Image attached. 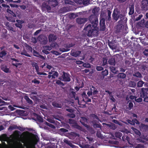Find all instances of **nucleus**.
<instances>
[{"label":"nucleus","mask_w":148,"mask_h":148,"mask_svg":"<svg viewBox=\"0 0 148 148\" xmlns=\"http://www.w3.org/2000/svg\"><path fill=\"white\" fill-rule=\"evenodd\" d=\"M111 12L109 10H108V15L106 17V19L108 21H110L111 20Z\"/></svg>","instance_id":"c756f323"},{"label":"nucleus","mask_w":148,"mask_h":148,"mask_svg":"<svg viewBox=\"0 0 148 148\" xmlns=\"http://www.w3.org/2000/svg\"><path fill=\"white\" fill-rule=\"evenodd\" d=\"M133 103L131 102H129L128 105V109H129V110H130L133 107Z\"/></svg>","instance_id":"052dcab7"},{"label":"nucleus","mask_w":148,"mask_h":148,"mask_svg":"<svg viewBox=\"0 0 148 148\" xmlns=\"http://www.w3.org/2000/svg\"><path fill=\"white\" fill-rule=\"evenodd\" d=\"M144 145L141 144H138L135 147V148H144Z\"/></svg>","instance_id":"6e6d98bb"},{"label":"nucleus","mask_w":148,"mask_h":148,"mask_svg":"<svg viewBox=\"0 0 148 148\" xmlns=\"http://www.w3.org/2000/svg\"><path fill=\"white\" fill-rule=\"evenodd\" d=\"M16 129H18L22 132H23L25 130V128L20 127V126H17Z\"/></svg>","instance_id":"e2e57ef3"},{"label":"nucleus","mask_w":148,"mask_h":148,"mask_svg":"<svg viewBox=\"0 0 148 148\" xmlns=\"http://www.w3.org/2000/svg\"><path fill=\"white\" fill-rule=\"evenodd\" d=\"M24 99L26 100L27 102L30 104L32 105L33 103V101L30 99L29 97L27 96H25L24 97Z\"/></svg>","instance_id":"aec40b11"},{"label":"nucleus","mask_w":148,"mask_h":148,"mask_svg":"<svg viewBox=\"0 0 148 148\" xmlns=\"http://www.w3.org/2000/svg\"><path fill=\"white\" fill-rule=\"evenodd\" d=\"M15 25L17 27H18L20 29H21V28L22 27V25L21 24L18 23H16L15 24Z\"/></svg>","instance_id":"0e129e2a"},{"label":"nucleus","mask_w":148,"mask_h":148,"mask_svg":"<svg viewBox=\"0 0 148 148\" xmlns=\"http://www.w3.org/2000/svg\"><path fill=\"white\" fill-rule=\"evenodd\" d=\"M14 12L11 11V10H6L7 12H10L13 14L14 16H17L19 18H21L22 17V14L21 12V10H14Z\"/></svg>","instance_id":"20e7f679"},{"label":"nucleus","mask_w":148,"mask_h":148,"mask_svg":"<svg viewBox=\"0 0 148 148\" xmlns=\"http://www.w3.org/2000/svg\"><path fill=\"white\" fill-rule=\"evenodd\" d=\"M80 122L81 124L84 126L87 127L88 125L86 123L87 122V120L85 117H81V119L80 120Z\"/></svg>","instance_id":"f3484780"},{"label":"nucleus","mask_w":148,"mask_h":148,"mask_svg":"<svg viewBox=\"0 0 148 148\" xmlns=\"http://www.w3.org/2000/svg\"><path fill=\"white\" fill-rule=\"evenodd\" d=\"M122 135V133L120 132H116L115 134L116 137L118 138H120Z\"/></svg>","instance_id":"72a5a7b5"},{"label":"nucleus","mask_w":148,"mask_h":148,"mask_svg":"<svg viewBox=\"0 0 148 148\" xmlns=\"http://www.w3.org/2000/svg\"><path fill=\"white\" fill-rule=\"evenodd\" d=\"M56 83L59 85H61L62 86L64 85L63 83L60 80H57L56 82Z\"/></svg>","instance_id":"bf43d9fd"},{"label":"nucleus","mask_w":148,"mask_h":148,"mask_svg":"<svg viewBox=\"0 0 148 148\" xmlns=\"http://www.w3.org/2000/svg\"><path fill=\"white\" fill-rule=\"evenodd\" d=\"M140 130L143 131H145L148 130V126L143 123H141L139 125Z\"/></svg>","instance_id":"2eb2a0df"},{"label":"nucleus","mask_w":148,"mask_h":148,"mask_svg":"<svg viewBox=\"0 0 148 148\" xmlns=\"http://www.w3.org/2000/svg\"><path fill=\"white\" fill-rule=\"evenodd\" d=\"M64 142L65 143L68 144L70 147L72 148H75V147H76L73 144H72V143H71L70 141H69L66 139H64Z\"/></svg>","instance_id":"a211bd4d"},{"label":"nucleus","mask_w":148,"mask_h":148,"mask_svg":"<svg viewBox=\"0 0 148 148\" xmlns=\"http://www.w3.org/2000/svg\"><path fill=\"white\" fill-rule=\"evenodd\" d=\"M96 69L98 71H100L103 70V68L101 66H97Z\"/></svg>","instance_id":"3c124183"},{"label":"nucleus","mask_w":148,"mask_h":148,"mask_svg":"<svg viewBox=\"0 0 148 148\" xmlns=\"http://www.w3.org/2000/svg\"><path fill=\"white\" fill-rule=\"evenodd\" d=\"M49 3L51 6V8H53L58 5V2L56 0H49Z\"/></svg>","instance_id":"9d476101"},{"label":"nucleus","mask_w":148,"mask_h":148,"mask_svg":"<svg viewBox=\"0 0 148 148\" xmlns=\"http://www.w3.org/2000/svg\"><path fill=\"white\" fill-rule=\"evenodd\" d=\"M143 53L146 56H148V49H145L143 52Z\"/></svg>","instance_id":"774afa93"},{"label":"nucleus","mask_w":148,"mask_h":148,"mask_svg":"<svg viewBox=\"0 0 148 148\" xmlns=\"http://www.w3.org/2000/svg\"><path fill=\"white\" fill-rule=\"evenodd\" d=\"M52 105L53 106L57 108H61L62 107V106L61 104L55 102H53L52 103Z\"/></svg>","instance_id":"bb28decb"},{"label":"nucleus","mask_w":148,"mask_h":148,"mask_svg":"<svg viewBox=\"0 0 148 148\" xmlns=\"http://www.w3.org/2000/svg\"><path fill=\"white\" fill-rule=\"evenodd\" d=\"M59 131L60 133H64L68 132V130L65 128H61L59 129Z\"/></svg>","instance_id":"7c9ffc66"},{"label":"nucleus","mask_w":148,"mask_h":148,"mask_svg":"<svg viewBox=\"0 0 148 148\" xmlns=\"http://www.w3.org/2000/svg\"><path fill=\"white\" fill-rule=\"evenodd\" d=\"M108 62L110 65L114 66L116 64L115 59L113 58H111L108 60Z\"/></svg>","instance_id":"6ab92c4d"},{"label":"nucleus","mask_w":148,"mask_h":148,"mask_svg":"<svg viewBox=\"0 0 148 148\" xmlns=\"http://www.w3.org/2000/svg\"><path fill=\"white\" fill-rule=\"evenodd\" d=\"M140 94V97H144L148 96V92L145 90V88H141Z\"/></svg>","instance_id":"f8f14e48"},{"label":"nucleus","mask_w":148,"mask_h":148,"mask_svg":"<svg viewBox=\"0 0 148 148\" xmlns=\"http://www.w3.org/2000/svg\"><path fill=\"white\" fill-rule=\"evenodd\" d=\"M83 66L86 68H90L91 67L90 64L88 63H84L83 64Z\"/></svg>","instance_id":"f704fd0d"},{"label":"nucleus","mask_w":148,"mask_h":148,"mask_svg":"<svg viewBox=\"0 0 148 148\" xmlns=\"http://www.w3.org/2000/svg\"><path fill=\"white\" fill-rule=\"evenodd\" d=\"M58 73L57 71H55L54 73H53L52 76V79H55L56 77H58Z\"/></svg>","instance_id":"c03bdc74"},{"label":"nucleus","mask_w":148,"mask_h":148,"mask_svg":"<svg viewBox=\"0 0 148 148\" xmlns=\"http://www.w3.org/2000/svg\"><path fill=\"white\" fill-rule=\"evenodd\" d=\"M7 54V52L5 51H3L0 53V57L2 58Z\"/></svg>","instance_id":"cd10ccee"},{"label":"nucleus","mask_w":148,"mask_h":148,"mask_svg":"<svg viewBox=\"0 0 148 148\" xmlns=\"http://www.w3.org/2000/svg\"><path fill=\"white\" fill-rule=\"evenodd\" d=\"M130 86L131 87L134 88L136 86V83L134 81H131L129 84Z\"/></svg>","instance_id":"e433bc0d"},{"label":"nucleus","mask_w":148,"mask_h":148,"mask_svg":"<svg viewBox=\"0 0 148 148\" xmlns=\"http://www.w3.org/2000/svg\"><path fill=\"white\" fill-rule=\"evenodd\" d=\"M100 31H104L105 30V25H100Z\"/></svg>","instance_id":"37998d69"},{"label":"nucleus","mask_w":148,"mask_h":148,"mask_svg":"<svg viewBox=\"0 0 148 148\" xmlns=\"http://www.w3.org/2000/svg\"><path fill=\"white\" fill-rule=\"evenodd\" d=\"M144 83V82L142 81H140L137 83V86L138 87H141L143 86Z\"/></svg>","instance_id":"c9c22d12"},{"label":"nucleus","mask_w":148,"mask_h":148,"mask_svg":"<svg viewBox=\"0 0 148 148\" xmlns=\"http://www.w3.org/2000/svg\"><path fill=\"white\" fill-rule=\"evenodd\" d=\"M96 136L97 137L100 138H102L103 136L100 132L98 131H97V132Z\"/></svg>","instance_id":"79ce46f5"},{"label":"nucleus","mask_w":148,"mask_h":148,"mask_svg":"<svg viewBox=\"0 0 148 148\" xmlns=\"http://www.w3.org/2000/svg\"><path fill=\"white\" fill-rule=\"evenodd\" d=\"M134 76L136 77H142V75L139 72H137L135 73L133 75Z\"/></svg>","instance_id":"ea45409f"},{"label":"nucleus","mask_w":148,"mask_h":148,"mask_svg":"<svg viewBox=\"0 0 148 148\" xmlns=\"http://www.w3.org/2000/svg\"><path fill=\"white\" fill-rule=\"evenodd\" d=\"M32 83L36 84H39L40 83V81L37 80L36 79H34L33 80H32Z\"/></svg>","instance_id":"864d4df0"},{"label":"nucleus","mask_w":148,"mask_h":148,"mask_svg":"<svg viewBox=\"0 0 148 148\" xmlns=\"http://www.w3.org/2000/svg\"><path fill=\"white\" fill-rule=\"evenodd\" d=\"M90 24L85 25L84 30L88 32L87 36L90 37L93 36H97L98 35V20L97 16L95 15H91L89 17Z\"/></svg>","instance_id":"f257e3e1"},{"label":"nucleus","mask_w":148,"mask_h":148,"mask_svg":"<svg viewBox=\"0 0 148 148\" xmlns=\"http://www.w3.org/2000/svg\"><path fill=\"white\" fill-rule=\"evenodd\" d=\"M20 132L18 130H15L14 132V135L16 137H18L20 136Z\"/></svg>","instance_id":"de8ad7c7"},{"label":"nucleus","mask_w":148,"mask_h":148,"mask_svg":"<svg viewBox=\"0 0 148 148\" xmlns=\"http://www.w3.org/2000/svg\"><path fill=\"white\" fill-rule=\"evenodd\" d=\"M32 65L33 67H35L36 72L38 75H47L45 73H42L39 72V67L38 64L37 63L34 62L32 64Z\"/></svg>","instance_id":"423d86ee"},{"label":"nucleus","mask_w":148,"mask_h":148,"mask_svg":"<svg viewBox=\"0 0 148 148\" xmlns=\"http://www.w3.org/2000/svg\"><path fill=\"white\" fill-rule=\"evenodd\" d=\"M77 14H74V13H72L70 14V17L71 18H75L77 17Z\"/></svg>","instance_id":"680f3d73"},{"label":"nucleus","mask_w":148,"mask_h":148,"mask_svg":"<svg viewBox=\"0 0 148 148\" xmlns=\"http://www.w3.org/2000/svg\"><path fill=\"white\" fill-rule=\"evenodd\" d=\"M99 5H101L100 6L101 7V9L106 8V6H107V5L105 2H103L102 3L100 2L99 3Z\"/></svg>","instance_id":"5701e85b"},{"label":"nucleus","mask_w":148,"mask_h":148,"mask_svg":"<svg viewBox=\"0 0 148 148\" xmlns=\"http://www.w3.org/2000/svg\"><path fill=\"white\" fill-rule=\"evenodd\" d=\"M1 70L6 73H10V71H9V68H7L6 66L2 67Z\"/></svg>","instance_id":"393cba45"},{"label":"nucleus","mask_w":148,"mask_h":148,"mask_svg":"<svg viewBox=\"0 0 148 148\" xmlns=\"http://www.w3.org/2000/svg\"><path fill=\"white\" fill-rule=\"evenodd\" d=\"M41 43L42 45H45L47 44L48 41L46 37H43L42 36H39L38 38Z\"/></svg>","instance_id":"6e6552de"},{"label":"nucleus","mask_w":148,"mask_h":148,"mask_svg":"<svg viewBox=\"0 0 148 148\" xmlns=\"http://www.w3.org/2000/svg\"><path fill=\"white\" fill-rule=\"evenodd\" d=\"M67 116L68 117L71 118H73L75 117V114L72 113L68 114Z\"/></svg>","instance_id":"a19ab883"},{"label":"nucleus","mask_w":148,"mask_h":148,"mask_svg":"<svg viewBox=\"0 0 148 148\" xmlns=\"http://www.w3.org/2000/svg\"><path fill=\"white\" fill-rule=\"evenodd\" d=\"M93 127L94 128H101V125L100 124L94 123Z\"/></svg>","instance_id":"49530a36"},{"label":"nucleus","mask_w":148,"mask_h":148,"mask_svg":"<svg viewBox=\"0 0 148 148\" xmlns=\"http://www.w3.org/2000/svg\"><path fill=\"white\" fill-rule=\"evenodd\" d=\"M108 59L106 58H104L103 59V61L102 65L104 66L108 64L107 63Z\"/></svg>","instance_id":"4c0bfd02"},{"label":"nucleus","mask_w":148,"mask_h":148,"mask_svg":"<svg viewBox=\"0 0 148 148\" xmlns=\"http://www.w3.org/2000/svg\"><path fill=\"white\" fill-rule=\"evenodd\" d=\"M10 31H12L13 32H15L16 31L14 29V28L10 26L8 28H7Z\"/></svg>","instance_id":"338daca9"},{"label":"nucleus","mask_w":148,"mask_h":148,"mask_svg":"<svg viewBox=\"0 0 148 148\" xmlns=\"http://www.w3.org/2000/svg\"><path fill=\"white\" fill-rule=\"evenodd\" d=\"M110 71L113 73L116 74L117 73V71L116 70V68L115 67L111 66L109 67Z\"/></svg>","instance_id":"412c9836"},{"label":"nucleus","mask_w":148,"mask_h":148,"mask_svg":"<svg viewBox=\"0 0 148 148\" xmlns=\"http://www.w3.org/2000/svg\"><path fill=\"white\" fill-rule=\"evenodd\" d=\"M49 3L47 2H44L41 6L42 8L43 9H50L51 7L49 5Z\"/></svg>","instance_id":"dca6fc26"},{"label":"nucleus","mask_w":148,"mask_h":148,"mask_svg":"<svg viewBox=\"0 0 148 148\" xmlns=\"http://www.w3.org/2000/svg\"><path fill=\"white\" fill-rule=\"evenodd\" d=\"M135 101L137 102H140L142 101L143 99L141 97H139L137 98V97H136L135 98Z\"/></svg>","instance_id":"603ef678"},{"label":"nucleus","mask_w":148,"mask_h":148,"mask_svg":"<svg viewBox=\"0 0 148 148\" xmlns=\"http://www.w3.org/2000/svg\"><path fill=\"white\" fill-rule=\"evenodd\" d=\"M17 125H12L9 126L8 128L9 130H12L15 129H16Z\"/></svg>","instance_id":"2f4dec72"},{"label":"nucleus","mask_w":148,"mask_h":148,"mask_svg":"<svg viewBox=\"0 0 148 148\" xmlns=\"http://www.w3.org/2000/svg\"><path fill=\"white\" fill-rule=\"evenodd\" d=\"M88 19L86 18H78L76 19L77 22L79 25L84 24L87 21Z\"/></svg>","instance_id":"1a4fd4ad"},{"label":"nucleus","mask_w":148,"mask_h":148,"mask_svg":"<svg viewBox=\"0 0 148 148\" xmlns=\"http://www.w3.org/2000/svg\"><path fill=\"white\" fill-rule=\"evenodd\" d=\"M112 16L114 20L117 21L119 18L120 20L118 21V23H121V21H124V23H126L127 18L121 13L120 10H114L112 14Z\"/></svg>","instance_id":"f03ea898"},{"label":"nucleus","mask_w":148,"mask_h":148,"mask_svg":"<svg viewBox=\"0 0 148 148\" xmlns=\"http://www.w3.org/2000/svg\"><path fill=\"white\" fill-rule=\"evenodd\" d=\"M63 74L62 75V80L64 82H69L71 81L70 75L65 73L64 71L63 72Z\"/></svg>","instance_id":"39448f33"},{"label":"nucleus","mask_w":148,"mask_h":148,"mask_svg":"<svg viewBox=\"0 0 148 148\" xmlns=\"http://www.w3.org/2000/svg\"><path fill=\"white\" fill-rule=\"evenodd\" d=\"M90 0H83V4L84 5H88L89 3Z\"/></svg>","instance_id":"4d7b16f0"},{"label":"nucleus","mask_w":148,"mask_h":148,"mask_svg":"<svg viewBox=\"0 0 148 148\" xmlns=\"http://www.w3.org/2000/svg\"><path fill=\"white\" fill-rule=\"evenodd\" d=\"M142 8L144 9H148V1L143 0L142 1Z\"/></svg>","instance_id":"ddd939ff"},{"label":"nucleus","mask_w":148,"mask_h":148,"mask_svg":"<svg viewBox=\"0 0 148 148\" xmlns=\"http://www.w3.org/2000/svg\"><path fill=\"white\" fill-rule=\"evenodd\" d=\"M45 123H46V124L47 125L49 126V127H50L54 129L56 127L55 126H54L53 125L51 124H50L49 123L46 122Z\"/></svg>","instance_id":"a18cd8bd"},{"label":"nucleus","mask_w":148,"mask_h":148,"mask_svg":"<svg viewBox=\"0 0 148 148\" xmlns=\"http://www.w3.org/2000/svg\"><path fill=\"white\" fill-rule=\"evenodd\" d=\"M124 21H121V23H118L116 26V28L115 33L116 34L118 33L122 32L124 28V25L126 23H124Z\"/></svg>","instance_id":"7ed1b4c3"},{"label":"nucleus","mask_w":148,"mask_h":148,"mask_svg":"<svg viewBox=\"0 0 148 148\" xmlns=\"http://www.w3.org/2000/svg\"><path fill=\"white\" fill-rule=\"evenodd\" d=\"M47 121L50 123H55V121L53 119L51 118H48L47 119Z\"/></svg>","instance_id":"5fc2aeb1"},{"label":"nucleus","mask_w":148,"mask_h":148,"mask_svg":"<svg viewBox=\"0 0 148 148\" xmlns=\"http://www.w3.org/2000/svg\"><path fill=\"white\" fill-rule=\"evenodd\" d=\"M100 25H105V19L104 18L101 17L100 18Z\"/></svg>","instance_id":"c85d7f7f"},{"label":"nucleus","mask_w":148,"mask_h":148,"mask_svg":"<svg viewBox=\"0 0 148 148\" xmlns=\"http://www.w3.org/2000/svg\"><path fill=\"white\" fill-rule=\"evenodd\" d=\"M66 110L70 113H73L74 112V110L73 109L71 108H68L66 109Z\"/></svg>","instance_id":"69168bd1"},{"label":"nucleus","mask_w":148,"mask_h":148,"mask_svg":"<svg viewBox=\"0 0 148 148\" xmlns=\"http://www.w3.org/2000/svg\"><path fill=\"white\" fill-rule=\"evenodd\" d=\"M122 140L123 141H125L127 140L128 143H129V142L130 141V138L127 136H123L122 137Z\"/></svg>","instance_id":"a878e982"},{"label":"nucleus","mask_w":148,"mask_h":148,"mask_svg":"<svg viewBox=\"0 0 148 148\" xmlns=\"http://www.w3.org/2000/svg\"><path fill=\"white\" fill-rule=\"evenodd\" d=\"M90 116L93 118V119L94 120L95 119H96L98 120H99V119L98 118V116L95 114H90Z\"/></svg>","instance_id":"473e14b6"},{"label":"nucleus","mask_w":148,"mask_h":148,"mask_svg":"<svg viewBox=\"0 0 148 148\" xmlns=\"http://www.w3.org/2000/svg\"><path fill=\"white\" fill-rule=\"evenodd\" d=\"M81 53V51H75L73 50L71 51V54L72 56L77 57L79 56Z\"/></svg>","instance_id":"4468645a"},{"label":"nucleus","mask_w":148,"mask_h":148,"mask_svg":"<svg viewBox=\"0 0 148 148\" xmlns=\"http://www.w3.org/2000/svg\"><path fill=\"white\" fill-rule=\"evenodd\" d=\"M119 78L124 79L126 75L123 73H119L117 75Z\"/></svg>","instance_id":"4be33fe9"},{"label":"nucleus","mask_w":148,"mask_h":148,"mask_svg":"<svg viewBox=\"0 0 148 148\" xmlns=\"http://www.w3.org/2000/svg\"><path fill=\"white\" fill-rule=\"evenodd\" d=\"M57 38L56 36L54 34H50L48 36L49 42H52L56 40Z\"/></svg>","instance_id":"9b49d317"},{"label":"nucleus","mask_w":148,"mask_h":148,"mask_svg":"<svg viewBox=\"0 0 148 148\" xmlns=\"http://www.w3.org/2000/svg\"><path fill=\"white\" fill-rule=\"evenodd\" d=\"M69 50L70 49L69 48H62L60 49V50L62 52H66L69 51Z\"/></svg>","instance_id":"09e8293b"},{"label":"nucleus","mask_w":148,"mask_h":148,"mask_svg":"<svg viewBox=\"0 0 148 148\" xmlns=\"http://www.w3.org/2000/svg\"><path fill=\"white\" fill-rule=\"evenodd\" d=\"M125 63L126 66L129 67L131 64V62L129 60H126L125 61Z\"/></svg>","instance_id":"58836bf2"},{"label":"nucleus","mask_w":148,"mask_h":148,"mask_svg":"<svg viewBox=\"0 0 148 148\" xmlns=\"http://www.w3.org/2000/svg\"><path fill=\"white\" fill-rule=\"evenodd\" d=\"M37 120L40 123H42L43 122V120L42 118L39 115L36 114Z\"/></svg>","instance_id":"b1692460"},{"label":"nucleus","mask_w":148,"mask_h":148,"mask_svg":"<svg viewBox=\"0 0 148 148\" xmlns=\"http://www.w3.org/2000/svg\"><path fill=\"white\" fill-rule=\"evenodd\" d=\"M8 12L9 13V14H8V16H6L7 19L11 22H15L16 20L15 17H16L14 16V15H13V14L11 12Z\"/></svg>","instance_id":"0eeeda50"},{"label":"nucleus","mask_w":148,"mask_h":148,"mask_svg":"<svg viewBox=\"0 0 148 148\" xmlns=\"http://www.w3.org/2000/svg\"><path fill=\"white\" fill-rule=\"evenodd\" d=\"M102 75L103 76H106L108 74V71L107 70L105 69L104 71H103L102 72Z\"/></svg>","instance_id":"8fccbe9b"},{"label":"nucleus","mask_w":148,"mask_h":148,"mask_svg":"<svg viewBox=\"0 0 148 148\" xmlns=\"http://www.w3.org/2000/svg\"><path fill=\"white\" fill-rule=\"evenodd\" d=\"M33 54L34 56L38 57L39 55V53L34 50H33Z\"/></svg>","instance_id":"13d9d810"}]
</instances>
